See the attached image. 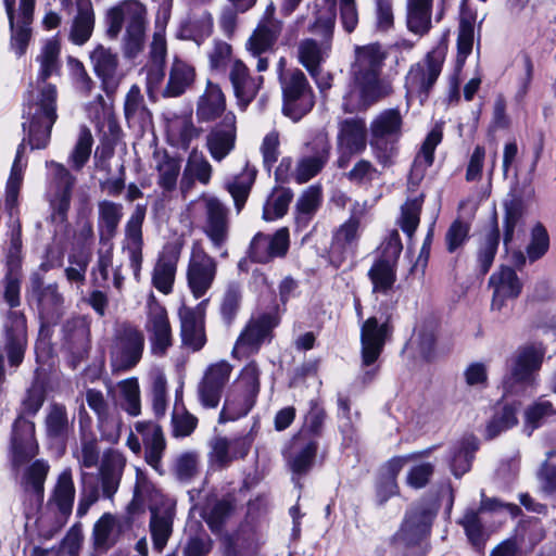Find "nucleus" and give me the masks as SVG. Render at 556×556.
I'll return each mask as SVG.
<instances>
[{
    "instance_id": "obj_11",
    "label": "nucleus",
    "mask_w": 556,
    "mask_h": 556,
    "mask_svg": "<svg viewBox=\"0 0 556 556\" xmlns=\"http://www.w3.org/2000/svg\"><path fill=\"white\" fill-rule=\"evenodd\" d=\"M144 329L149 336L152 353L164 355L173 344L172 327L167 309L153 292H150L147 299Z\"/></svg>"
},
{
    "instance_id": "obj_32",
    "label": "nucleus",
    "mask_w": 556,
    "mask_h": 556,
    "mask_svg": "<svg viewBox=\"0 0 556 556\" xmlns=\"http://www.w3.org/2000/svg\"><path fill=\"white\" fill-rule=\"evenodd\" d=\"M226 97L219 85L207 81L204 92L197 102V117L200 122L208 123L217 118L223 119L227 113Z\"/></svg>"
},
{
    "instance_id": "obj_31",
    "label": "nucleus",
    "mask_w": 556,
    "mask_h": 556,
    "mask_svg": "<svg viewBox=\"0 0 556 556\" xmlns=\"http://www.w3.org/2000/svg\"><path fill=\"white\" fill-rule=\"evenodd\" d=\"M75 495L76 489L73 472L72 469L67 467L59 473L48 502L49 505L56 508L64 521H66L72 514Z\"/></svg>"
},
{
    "instance_id": "obj_33",
    "label": "nucleus",
    "mask_w": 556,
    "mask_h": 556,
    "mask_svg": "<svg viewBox=\"0 0 556 556\" xmlns=\"http://www.w3.org/2000/svg\"><path fill=\"white\" fill-rule=\"evenodd\" d=\"M47 166L51 170L56 192L51 200L52 205L60 214H65L70 208L72 190L75 185V177L61 163L51 161L47 162Z\"/></svg>"
},
{
    "instance_id": "obj_14",
    "label": "nucleus",
    "mask_w": 556,
    "mask_h": 556,
    "mask_svg": "<svg viewBox=\"0 0 556 556\" xmlns=\"http://www.w3.org/2000/svg\"><path fill=\"white\" fill-rule=\"evenodd\" d=\"M199 203L204 208L202 230L214 250H220L228 240L229 219L227 206L216 197L203 194Z\"/></svg>"
},
{
    "instance_id": "obj_26",
    "label": "nucleus",
    "mask_w": 556,
    "mask_h": 556,
    "mask_svg": "<svg viewBox=\"0 0 556 556\" xmlns=\"http://www.w3.org/2000/svg\"><path fill=\"white\" fill-rule=\"evenodd\" d=\"M135 428L143 439L146 462L157 473L163 475L162 456L166 443L161 427L154 422L138 421Z\"/></svg>"
},
{
    "instance_id": "obj_6",
    "label": "nucleus",
    "mask_w": 556,
    "mask_h": 556,
    "mask_svg": "<svg viewBox=\"0 0 556 556\" xmlns=\"http://www.w3.org/2000/svg\"><path fill=\"white\" fill-rule=\"evenodd\" d=\"M446 56V48L438 46L430 50L424 59L410 65L405 76V98L407 105L418 100L422 104L429 97L441 75Z\"/></svg>"
},
{
    "instance_id": "obj_1",
    "label": "nucleus",
    "mask_w": 556,
    "mask_h": 556,
    "mask_svg": "<svg viewBox=\"0 0 556 556\" xmlns=\"http://www.w3.org/2000/svg\"><path fill=\"white\" fill-rule=\"evenodd\" d=\"M386 56L378 43L355 48L350 84L342 98L344 113L365 112L393 93L392 80L382 76Z\"/></svg>"
},
{
    "instance_id": "obj_40",
    "label": "nucleus",
    "mask_w": 556,
    "mask_h": 556,
    "mask_svg": "<svg viewBox=\"0 0 556 556\" xmlns=\"http://www.w3.org/2000/svg\"><path fill=\"white\" fill-rule=\"evenodd\" d=\"M150 532L153 547L161 552L172 534L174 510L170 507H151Z\"/></svg>"
},
{
    "instance_id": "obj_16",
    "label": "nucleus",
    "mask_w": 556,
    "mask_h": 556,
    "mask_svg": "<svg viewBox=\"0 0 556 556\" xmlns=\"http://www.w3.org/2000/svg\"><path fill=\"white\" fill-rule=\"evenodd\" d=\"M391 333L388 318L379 323L377 317H369L361 328L362 364L371 366L380 356L384 343Z\"/></svg>"
},
{
    "instance_id": "obj_55",
    "label": "nucleus",
    "mask_w": 556,
    "mask_h": 556,
    "mask_svg": "<svg viewBox=\"0 0 556 556\" xmlns=\"http://www.w3.org/2000/svg\"><path fill=\"white\" fill-rule=\"evenodd\" d=\"M118 527L116 518L104 514L93 526V543L98 549H109L117 540Z\"/></svg>"
},
{
    "instance_id": "obj_46",
    "label": "nucleus",
    "mask_w": 556,
    "mask_h": 556,
    "mask_svg": "<svg viewBox=\"0 0 556 556\" xmlns=\"http://www.w3.org/2000/svg\"><path fill=\"white\" fill-rule=\"evenodd\" d=\"M321 203V188L309 186L296 201L295 224L299 228H305Z\"/></svg>"
},
{
    "instance_id": "obj_44",
    "label": "nucleus",
    "mask_w": 556,
    "mask_h": 556,
    "mask_svg": "<svg viewBox=\"0 0 556 556\" xmlns=\"http://www.w3.org/2000/svg\"><path fill=\"white\" fill-rule=\"evenodd\" d=\"M330 154V144L321 140L318 150L314 155L302 157L296 165L294 179L298 184L307 182L315 177L328 162Z\"/></svg>"
},
{
    "instance_id": "obj_28",
    "label": "nucleus",
    "mask_w": 556,
    "mask_h": 556,
    "mask_svg": "<svg viewBox=\"0 0 556 556\" xmlns=\"http://www.w3.org/2000/svg\"><path fill=\"white\" fill-rule=\"evenodd\" d=\"M27 295L30 301L37 303L38 309L42 315H49L55 311L63 301L62 295L58 291L56 283L45 285L43 276L40 271L31 274Z\"/></svg>"
},
{
    "instance_id": "obj_22",
    "label": "nucleus",
    "mask_w": 556,
    "mask_h": 556,
    "mask_svg": "<svg viewBox=\"0 0 556 556\" xmlns=\"http://www.w3.org/2000/svg\"><path fill=\"white\" fill-rule=\"evenodd\" d=\"M493 289L492 309L501 311L506 300L516 299L522 289V283L516 271L508 266H501L489 280Z\"/></svg>"
},
{
    "instance_id": "obj_9",
    "label": "nucleus",
    "mask_w": 556,
    "mask_h": 556,
    "mask_svg": "<svg viewBox=\"0 0 556 556\" xmlns=\"http://www.w3.org/2000/svg\"><path fill=\"white\" fill-rule=\"evenodd\" d=\"M278 325L279 316L275 309L252 316L236 341L232 356L241 358L257 353L264 342L270 341Z\"/></svg>"
},
{
    "instance_id": "obj_35",
    "label": "nucleus",
    "mask_w": 556,
    "mask_h": 556,
    "mask_svg": "<svg viewBox=\"0 0 556 556\" xmlns=\"http://www.w3.org/2000/svg\"><path fill=\"white\" fill-rule=\"evenodd\" d=\"M94 28V13L89 0L77 1L75 15L68 39L76 46L85 45L91 37Z\"/></svg>"
},
{
    "instance_id": "obj_5",
    "label": "nucleus",
    "mask_w": 556,
    "mask_h": 556,
    "mask_svg": "<svg viewBox=\"0 0 556 556\" xmlns=\"http://www.w3.org/2000/svg\"><path fill=\"white\" fill-rule=\"evenodd\" d=\"M404 118L397 108L383 109L369 124V146L376 160L389 165L397 153V143L403 135Z\"/></svg>"
},
{
    "instance_id": "obj_4",
    "label": "nucleus",
    "mask_w": 556,
    "mask_h": 556,
    "mask_svg": "<svg viewBox=\"0 0 556 556\" xmlns=\"http://www.w3.org/2000/svg\"><path fill=\"white\" fill-rule=\"evenodd\" d=\"M43 401L42 392L36 389L28 390L23 400L22 413L12 426L10 460L13 468L23 466L39 453L35 422L27 419L24 415H36L41 408Z\"/></svg>"
},
{
    "instance_id": "obj_64",
    "label": "nucleus",
    "mask_w": 556,
    "mask_h": 556,
    "mask_svg": "<svg viewBox=\"0 0 556 556\" xmlns=\"http://www.w3.org/2000/svg\"><path fill=\"white\" fill-rule=\"evenodd\" d=\"M475 41V20L471 16H463L459 22L457 37V62L463 64L471 53Z\"/></svg>"
},
{
    "instance_id": "obj_17",
    "label": "nucleus",
    "mask_w": 556,
    "mask_h": 556,
    "mask_svg": "<svg viewBox=\"0 0 556 556\" xmlns=\"http://www.w3.org/2000/svg\"><path fill=\"white\" fill-rule=\"evenodd\" d=\"M90 63L106 93L114 92L122 79L118 72V55L111 48L98 45L89 54Z\"/></svg>"
},
{
    "instance_id": "obj_53",
    "label": "nucleus",
    "mask_w": 556,
    "mask_h": 556,
    "mask_svg": "<svg viewBox=\"0 0 556 556\" xmlns=\"http://www.w3.org/2000/svg\"><path fill=\"white\" fill-rule=\"evenodd\" d=\"M523 207L520 201L513 200L505 204L504 247L506 250L516 236L523 232Z\"/></svg>"
},
{
    "instance_id": "obj_7",
    "label": "nucleus",
    "mask_w": 556,
    "mask_h": 556,
    "mask_svg": "<svg viewBox=\"0 0 556 556\" xmlns=\"http://www.w3.org/2000/svg\"><path fill=\"white\" fill-rule=\"evenodd\" d=\"M324 1L329 4V9L326 13H323V11L318 12L316 21L311 28L314 34L321 35L324 40L321 42H317L314 39L307 38L301 40L298 46L299 62L314 78L318 75L320 64L326 60L328 52L330 51V41L336 21V0Z\"/></svg>"
},
{
    "instance_id": "obj_23",
    "label": "nucleus",
    "mask_w": 556,
    "mask_h": 556,
    "mask_svg": "<svg viewBox=\"0 0 556 556\" xmlns=\"http://www.w3.org/2000/svg\"><path fill=\"white\" fill-rule=\"evenodd\" d=\"M27 348V327L23 315L11 313L5 330L4 351L9 364L17 367L22 364Z\"/></svg>"
},
{
    "instance_id": "obj_20",
    "label": "nucleus",
    "mask_w": 556,
    "mask_h": 556,
    "mask_svg": "<svg viewBox=\"0 0 556 556\" xmlns=\"http://www.w3.org/2000/svg\"><path fill=\"white\" fill-rule=\"evenodd\" d=\"M144 208L137 206L131 216L129 217L125 227V239L123 250L127 253L130 267L134 270L136 278L139 277L142 267V224L144 219Z\"/></svg>"
},
{
    "instance_id": "obj_27",
    "label": "nucleus",
    "mask_w": 556,
    "mask_h": 556,
    "mask_svg": "<svg viewBox=\"0 0 556 556\" xmlns=\"http://www.w3.org/2000/svg\"><path fill=\"white\" fill-rule=\"evenodd\" d=\"M338 147L349 154L362 153L367 147V127L364 118L351 117L340 121Z\"/></svg>"
},
{
    "instance_id": "obj_51",
    "label": "nucleus",
    "mask_w": 556,
    "mask_h": 556,
    "mask_svg": "<svg viewBox=\"0 0 556 556\" xmlns=\"http://www.w3.org/2000/svg\"><path fill=\"white\" fill-rule=\"evenodd\" d=\"M256 173L254 167L245 165L243 170L236 176L232 181L227 184V190L231 194L238 212H240L245 204L255 181Z\"/></svg>"
},
{
    "instance_id": "obj_59",
    "label": "nucleus",
    "mask_w": 556,
    "mask_h": 556,
    "mask_svg": "<svg viewBox=\"0 0 556 556\" xmlns=\"http://www.w3.org/2000/svg\"><path fill=\"white\" fill-rule=\"evenodd\" d=\"M293 452L289 458V465L294 473H304L306 472L313 465L317 444L313 441L299 443H293Z\"/></svg>"
},
{
    "instance_id": "obj_34",
    "label": "nucleus",
    "mask_w": 556,
    "mask_h": 556,
    "mask_svg": "<svg viewBox=\"0 0 556 556\" xmlns=\"http://www.w3.org/2000/svg\"><path fill=\"white\" fill-rule=\"evenodd\" d=\"M50 465L45 459H36L25 468L21 478L23 491L31 496L37 504H41L45 494V482Z\"/></svg>"
},
{
    "instance_id": "obj_42",
    "label": "nucleus",
    "mask_w": 556,
    "mask_h": 556,
    "mask_svg": "<svg viewBox=\"0 0 556 556\" xmlns=\"http://www.w3.org/2000/svg\"><path fill=\"white\" fill-rule=\"evenodd\" d=\"M256 401V396L235 388L226 397L219 414V421H233L248 415Z\"/></svg>"
},
{
    "instance_id": "obj_58",
    "label": "nucleus",
    "mask_w": 556,
    "mask_h": 556,
    "mask_svg": "<svg viewBox=\"0 0 556 556\" xmlns=\"http://www.w3.org/2000/svg\"><path fill=\"white\" fill-rule=\"evenodd\" d=\"M233 505L228 500H214L201 508L200 515L213 531L222 528L223 523L231 516Z\"/></svg>"
},
{
    "instance_id": "obj_43",
    "label": "nucleus",
    "mask_w": 556,
    "mask_h": 556,
    "mask_svg": "<svg viewBox=\"0 0 556 556\" xmlns=\"http://www.w3.org/2000/svg\"><path fill=\"white\" fill-rule=\"evenodd\" d=\"M194 78V67L186 61L175 58L169 71L168 83L164 90V96H181L193 84Z\"/></svg>"
},
{
    "instance_id": "obj_49",
    "label": "nucleus",
    "mask_w": 556,
    "mask_h": 556,
    "mask_svg": "<svg viewBox=\"0 0 556 556\" xmlns=\"http://www.w3.org/2000/svg\"><path fill=\"white\" fill-rule=\"evenodd\" d=\"M46 434L51 440L63 441L70 431L66 407L62 404H51L45 419Z\"/></svg>"
},
{
    "instance_id": "obj_39",
    "label": "nucleus",
    "mask_w": 556,
    "mask_h": 556,
    "mask_svg": "<svg viewBox=\"0 0 556 556\" xmlns=\"http://www.w3.org/2000/svg\"><path fill=\"white\" fill-rule=\"evenodd\" d=\"M433 0H406V24L409 31L422 36L431 28Z\"/></svg>"
},
{
    "instance_id": "obj_15",
    "label": "nucleus",
    "mask_w": 556,
    "mask_h": 556,
    "mask_svg": "<svg viewBox=\"0 0 556 556\" xmlns=\"http://www.w3.org/2000/svg\"><path fill=\"white\" fill-rule=\"evenodd\" d=\"M237 117L232 111L223 115L205 138V148L215 162L224 161L236 147Z\"/></svg>"
},
{
    "instance_id": "obj_63",
    "label": "nucleus",
    "mask_w": 556,
    "mask_h": 556,
    "mask_svg": "<svg viewBox=\"0 0 556 556\" xmlns=\"http://www.w3.org/2000/svg\"><path fill=\"white\" fill-rule=\"evenodd\" d=\"M422 202L424 195L419 194L414 199H408L402 205L400 226L403 232H405L409 238L414 235L419 225V216Z\"/></svg>"
},
{
    "instance_id": "obj_19",
    "label": "nucleus",
    "mask_w": 556,
    "mask_h": 556,
    "mask_svg": "<svg viewBox=\"0 0 556 556\" xmlns=\"http://www.w3.org/2000/svg\"><path fill=\"white\" fill-rule=\"evenodd\" d=\"M206 302L200 303L198 308L184 305L178 311L182 343L193 351L201 350L206 342L204 312L201 308Z\"/></svg>"
},
{
    "instance_id": "obj_47",
    "label": "nucleus",
    "mask_w": 556,
    "mask_h": 556,
    "mask_svg": "<svg viewBox=\"0 0 556 556\" xmlns=\"http://www.w3.org/2000/svg\"><path fill=\"white\" fill-rule=\"evenodd\" d=\"M442 137L443 134L440 126H435L431 129L414 161L410 178H413L414 175H417L418 178H420L426 169L433 164L434 151L438 144L442 141ZM410 184L412 179H409V185Z\"/></svg>"
},
{
    "instance_id": "obj_50",
    "label": "nucleus",
    "mask_w": 556,
    "mask_h": 556,
    "mask_svg": "<svg viewBox=\"0 0 556 556\" xmlns=\"http://www.w3.org/2000/svg\"><path fill=\"white\" fill-rule=\"evenodd\" d=\"M155 169L157 172V185L164 192L174 191L177 187L180 174V162L178 159L164 153L156 156Z\"/></svg>"
},
{
    "instance_id": "obj_18",
    "label": "nucleus",
    "mask_w": 556,
    "mask_h": 556,
    "mask_svg": "<svg viewBox=\"0 0 556 556\" xmlns=\"http://www.w3.org/2000/svg\"><path fill=\"white\" fill-rule=\"evenodd\" d=\"M229 80L237 104L242 111L255 99L264 81L262 76H251L249 67L241 60H235L231 63Z\"/></svg>"
},
{
    "instance_id": "obj_21",
    "label": "nucleus",
    "mask_w": 556,
    "mask_h": 556,
    "mask_svg": "<svg viewBox=\"0 0 556 556\" xmlns=\"http://www.w3.org/2000/svg\"><path fill=\"white\" fill-rule=\"evenodd\" d=\"M543 356L544 351L533 345L520 349L513 358L510 380L525 387H533Z\"/></svg>"
},
{
    "instance_id": "obj_25",
    "label": "nucleus",
    "mask_w": 556,
    "mask_h": 556,
    "mask_svg": "<svg viewBox=\"0 0 556 556\" xmlns=\"http://www.w3.org/2000/svg\"><path fill=\"white\" fill-rule=\"evenodd\" d=\"M126 459L117 450H106L101 459L99 476L102 494L106 498H113L117 492L123 476Z\"/></svg>"
},
{
    "instance_id": "obj_54",
    "label": "nucleus",
    "mask_w": 556,
    "mask_h": 556,
    "mask_svg": "<svg viewBox=\"0 0 556 556\" xmlns=\"http://www.w3.org/2000/svg\"><path fill=\"white\" fill-rule=\"evenodd\" d=\"M121 395V406L130 416L136 417L141 413L140 386L136 377L124 379L117 383Z\"/></svg>"
},
{
    "instance_id": "obj_36",
    "label": "nucleus",
    "mask_w": 556,
    "mask_h": 556,
    "mask_svg": "<svg viewBox=\"0 0 556 556\" xmlns=\"http://www.w3.org/2000/svg\"><path fill=\"white\" fill-rule=\"evenodd\" d=\"M61 43L56 37L45 41L36 62L39 64L37 72V84H48L47 79L59 74L61 68L60 62Z\"/></svg>"
},
{
    "instance_id": "obj_61",
    "label": "nucleus",
    "mask_w": 556,
    "mask_h": 556,
    "mask_svg": "<svg viewBox=\"0 0 556 556\" xmlns=\"http://www.w3.org/2000/svg\"><path fill=\"white\" fill-rule=\"evenodd\" d=\"M86 402L90 409L98 416L101 427L110 426L112 428H119V420L110 415L109 405L101 391L96 389H88L86 391Z\"/></svg>"
},
{
    "instance_id": "obj_24",
    "label": "nucleus",
    "mask_w": 556,
    "mask_h": 556,
    "mask_svg": "<svg viewBox=\"0 0 556 556\" xmlns=\"http://www.w3.org/2000/svg\"><path fill=\"white\" fill-rule=\"evenodd\" d=\"M179 255L180 249L178 247L168 245L159 255L153 267L151 276L152 285L157 291L165 295L173 292Z\"/></svg>"
},
{
    "instance_id": "obj_56",
    "label": "nucleus",
    "mask_w": 556,
    "mask_h": 556,
    "mask_svg": "<svg viewBox=\"0 0 556 556\" xmlns=\"http://www.w3.org/2000/svg\"><path fill=\"white\" fill-rule=\"evenodd\" d=\"M293 193L288 188H275L263 207V218L273 222L281 218L288 211Z\"/></svg>"
},
{
    "instance_id": "obj_60",
    "label": "nucleus",
    "mask_w": 556,
    "mask_h": 556,
    "mask_svg": "<svg viewBox=\"0 0 556 556\" xmlns=\"http://www.w3.org/2000/svg\"><path fill=\"white\" fill-rule=\"evenodd\" d=\"M93 144L92 134L86 126L81 127L77 141L68 156V162L76 170H80L88 162Z\"/></svg>"
},
{
    "instance_id": "obj_2",
    "label": "nucleus",
    "mask_w": 556,
    "mask_h": 556,
    "mask_svg": "<svg viewBox=\"0 0 556 556\" xmlns=\"http://www.w3.org/2000/svg\"><path fill=\"white\" fill-rule=\"evenodd\" d=\"M106 35L121 38V50L126 60L137 59L144 50L149 25L148 9L139 0H125L110 8L105 14Z\"/></svg>"
},
{
    "instance_id": "obj_38",
    "label": "nucleus",
    "mask_w": 556,
    "mask_h": 556,
    "mask_svg": "<svg viewBox=\"0 0 556 556\" xmlns=\"http://www.w3.org/2000/svg\"><path fill=\"white\" fill-rule=\"evenodd\" d=\"M97 208L100 242L110 241L115 236L123 218V205L110 200H102L98 203Z\"/></svg>"
},
{
    "instance_id": "obj_10",
    "label": "nucleus",
    "mask_w": 556,
    "mask_h": 556,
    "mask_svg": "<svg viewBox=\"0 0 556 556\" xmlns=\"http://www.w3.org/2000/svg\"><path fill=\"white\" fill-rule=\"evenodd\" d=\"M144 349L143 333L134 326H123L116 333L110 362L113 372L128 371L141 359Z\"/></svg>"
},
{
    "instance_id": "obj_12",
    "label": "nucleus",
    "mask_w": 556,
    "mask_h": 556,
    "mask_svg": "<svg viewBox=\"0 0 556 556\" xmlns=\"http://www.w3.org/2000/svg\"><path fill=\"white\" fill-rule=\"evenodd\" d=\"M217 275V262L205 250L194 244L187 266V283L195 299H201L212 288Z\"/></svg>"
},
{
    "instance_id": "obj_52",
    "label": "nucleus",
    "mask_w": 556,
    "mask_h": 556,
    "mask_svg": "<svg viewBox=\"0 0 556 556\" xmlns=\"http://www.w3.org/2000/svg\"><path fill=\"white\" fill-rule=\"evenodd\" d=\"M213 30V18L207 12H203L197 17L188 18L180 27L178 37L181 39L193 40L200 45L207 38Z\"/></svg>"
},
{
    "instance_id": "obj_45",
    "label": "nucleus",
    "mask_w": 556,
    "mask_h": 556,
    "mask_svg": "<svg viewBox=\"0 0 556 556\" xmlns=\"http://www.w3.org/2000/svg\"><path fill=\"white\" fill-rule=\"evenodd\" d=\"M361 218L353 213L332 236L331 251L343 255L351 252L359 239Z\"/></svg>"
},
{
    "instance_id": "obj_48",
    "label": "nucleus",
    "mask_w": 556,
    "mask_h": 556,
    "mask_svg": "<svg viewBox=\"0 0 556 556\" xmlns=\"http://www.w3.org/2000/svg\"><path fill=\"white\" fill-rule=\"evenodd\" d=\"M24 144L17 147L15 159L5 186V204L12 208L17 204L20 190L24 179L26 162L23 161Z\"/></svg>"
},
{
    "instance_id": "obj_30",
    "label": "nucleus",
    "mask_w": 556,
    "mask_h": 556,
    "mask_svg": "<svg viewBox=\"0 0 556 556\" xmlns=\"http://www.w3.org/2000/svg\"><path fill=\"white\" fill-rule=\"evenodd\" d=\"M213 174V166L198 149L191 150L189 153L185 168L180 179V190L182 193L188 192L195 181L203 186H207Z\"/></svg>"
},
{
    "instance_id": "obj_37",
    "label": "nucleus",
    "mask_w": 556,
    "mask_h": 556,
    "mask_svg": "<svg viewBox=\"0 0 556 556\" xmlns=\"http://www.w3.org/2000/svg\"><path fill=\"white\" fill-rule=\"evenodd\" d=\"M282 30V25L279 24H257L249 39L247 40L245 48L251 56H260L268 51H271L276 45Z\"/></svg>"
},
{
    "instance_id": "obj_13",
    "label": "nucleus",
    "mask_w": 556,
    "mask_h": 556,
    "mask_svg": "<svg viewBox=\"0 0 556 556\" xmlns=\"http://www.w3.org/2000/svg\"><path fill=\"white\" fill-rule=\"evenodd\" d=\"M285 115L298 122L314 106V96L308 81L300 70L291 73L290 77L282 81Z\"/></svg>"
},
{
    "instance_id": "obj_57",
    "label": "nucleus",
    "mask_w": 556,
    "mask_h": 556,
    "mask_svg": "<svg viewBox=\"0 0 556 556\" xmlns=\"http://www.w3.org/2000/svg\"><path fill=\"white\" fill-rule=\"evenodd\" d=\"M374 292L387 294L396 281V265L376 261L368 271Z\"/></svg>"
},
{
    "instance_id": "obj_3",
    "label": "nucleus",
    "mask_w": 556,
    "mask_h": 556,
    "mask_svg": "<svg viewBox=\"0 0 556 556\" xmlns=\"http://www.w3.org/2000/svg\"><path fill=\"white\" fill-rule=\"evenodd\" d=\"M58 90L52 84H37L28 91L23 109V130L27 131L31 149L47 147L58 119Z\"/></svg>"
},
{
    "instance_id": "obj_29",
    "label": "nucleus",
    "mask_w": 556,
    "mask_h": 556,
    "mask_svg": "<svg viewBox=\"0 0 556 556\" xmlns=\"http://www.w3.org/2000/svg\"><path fill=\"white\" fill-rule=\"evenodd\" d=\"M166 134L172 146L186 150L200 137L201 129L194 125L192 114L184 112L167 118Z\"/></svg>"
},
{
    "instance_id": "obj_8",
    "label": "nucleus",
    "mask_w": 556,
    "mask_h": 556,
    "mask_svg": "<svg viewBox=\"0 0 556 556\" xmlns=\"http://www.w3.org/2000/svg\"><path fill=\"white\" fill-rule=\"evenodd\" d=\"M437 511L438 505L433 501L413 506L407 511L401 529L395 534L396 546L399 548L420 549V543L429 534Z\"/></svg>"
},
{
    "instance_id": "obj_41",
    "label": "nucleus",
    "mask_w": 556,
    "mask_h": 556,
    "mask_svg": "<svg viewBox=\"0 0 556 556\" xmlns=\"http://www.w3.org/2000/svg\"><path fill=\"white\" fill-rule=\"evenodd\" d=\"M160 491L149 480L147 473L137 468L134 497L128 506L129 511L136 513L142 510L146 506L151 510V507H155L154 505L160 502Z\"/></svg>"
},
{
    "instance_id": "obj_62",
    "label": "nucleus",
    "mask_w": 556,
    "mask_h": 556,
    "mask_svg": "<svg viewBox=\"0 0 556 556\" xmlns=\"http://www.w3.org/2000/svg\"><path fill=\"white\" fill-rule=\"evenodd\" d=\"M152 409L157 417H163L167 409V380L164 372L156 369L151 375Z\"/></svg>"
}]
</instances>
